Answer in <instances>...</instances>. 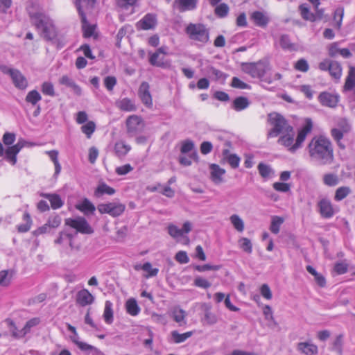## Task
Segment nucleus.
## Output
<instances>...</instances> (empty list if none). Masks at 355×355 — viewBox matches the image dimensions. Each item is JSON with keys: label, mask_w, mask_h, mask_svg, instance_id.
<instances>
[{"label": "nucleus", "mask_w": 355, "mask_h": 355, "mask_svg": "<svg viewBox=\"0 0 355 355\" xmlns=\"http://www.w3.org/2000/svg\"><path fill=\"white\" fill-rule=\"evenodd\" d=\"M12 83L19 89H25L28 87L26 77L18 69H16L10 76Z\"/></svg>", "instance_id": "nucleus-22"}, {"label": "nucleus", "mask_w": 355, "mask_h": 355, "mask_svg": "<svg viewBox=\"0 0 355 355\" xmlns=\"http://www.w3.org/2000/svg\"><path fill=\"white\" fill-rule=\"evenodd\" d=\"M197 160L198 159V153L197 152H193L189 157L185 156H180L179 158L180 163L185 166H190L191 164V159Z\"/></svg>", "instance_id": "nucleus-60"}, {"label": "nucleus", "mask_w": 355, "mask_h": 355, "mask_svg": "<svg viewBox=\"0 0 355 355\" xmlns=\"http://www.w3.org/2000/svg\"><path fill=\"white\" fill-rule=\"evenodd\" d=\"M230 222L234 227L240 232H242L244 230V222L241 217L237 214H233L230 218Z\"/></svg>", "instance_id": "nucleus-45"}, {"label": "nucleus", "mask_w": 355, "mask_h": 355, "mask_svg": "<svg viewBox=\"0 0 355 355\" xmlns=\"http://www.w3.org/2000/svg\"><path fill=\"white\" fill-rule=\"evenodd\" d=\"M194 285L197 287L202 288H208L211 286V283L207 281L206 279L201 277H197L194 279Z\"/></svg>", "instance_id": "nucleus-64"}, {"label": "nucleus", "mask_w": 355, "mask_h": 355, "mask_svg": "<svg viewBox=\"0 0 355 355\" xmlns=\"http://www.w3.org/2000/svg\"><path fill=\"white\" fill-rule=\"evenodd\" d=\"M138 0H116V5L123 10H128L136 4Z\"/></svg>", "instance_id": "nucleus-63"}, {"label": "nucleus", "mask_w": 355, "mask_h": 355, "mask_svg": "<svg viewBox=\"0 0 355 355\" xmlns=\"http://www.w3.org/2000/svg\"><path fill=\"white\" fill-rule=\"evenodd\" d=\"M344 15V8H338L334 12V19L336 21V27L340 29L342 26V21Z\"/></svg>", "instance_id": "nucleus-58"}, {"label": "nucleus", "mask_w": 355, "mask_h": 355, "mask_svg": "<svg viewBox=\"0 0 355 355\" xmlns=\"http://www.w3.org/2000/svg\"><path fill=\"white\" fill-rule=\"evenodd\" d=\"M228 12L229 6L226 3H222L216 6L214 13L217 17L223 18L227 15Z\"/></svg>", "instance_id": "nucleus-51"}, {"label": "nucleus", "mask_w": 355, "mask_h": 355, "mask_svg": "<svg viewBox=\"0 0 355 355\" xmlns=\"http://www.w3.org/2000/svg\"><path fill=\"white\" fill-rule=\"evenodd\" d=\"M279 45L283 50L288 51H297V45L292 42L291 37L287 34H282L279 37Z\"/></svg>", "instance_id": "nucleus-23"}, {"label": "nucleus", "mask_w": 355, "mask_h": 355, "mask_svg": "<svg viewBox=\"0 0 355 355\" xmlns=\"http://www.w3.org/2000/svg\"><path fill=\"white\" fill-rule=\"evenodd\" d=\"M157 23V15L153 13H148L137 22V26L139 29L150 30L155 28Z\"/></svg>", "instance_id": "nucleus-15"}, {"label": "nucleus", "mask_w": 355, "mask_h": 355, "mask_svg": "<svg viewBox=\"0 0 355 355\" xmlns=\"http://www.w3.org/2000/svg\"><path fill=\"white\" fill-rule=\"evenodd\" d=\"M166 54V48L165 47H160L157 49V51L153 53L150 58H149V62L150 63L153 65V66H156V67H168L170 66V63L169 62H167V61H164V55Z\"/></svg>", "instance_id": "nucleus-12"}, {"label": "nucleus", "mask_w": 355, "mask_h": 355, "mask_svg": "<svg viewBox=\"0 0 355 355\" xmlns=\"http://www.w3.org/2000/svg\"><path fill=\"white\" fill-rule=\"evenodd\" d=\"M76 301L81 306L92 304L94 301V297L85 288L79 291L76 294Z\"/></svg>", "instance_id": "nucleus-17"}, {"label": "nucleus", "mask_w": 355, "mask_h": 355, "mask_svg": "<svg viewBox=\"0 0 355 355\" xmlns=\"http://www.w3.org/2000/svg\"><path fill=\"white\" fill-rule=\"evenodd\" d=\"M64 223L66 225H68L76 230L74 233H73L75 234V236L77 235L78 232L81 234H92L93 232L92 228L83 217L66 218Z\"/></svg>", "instance_id": "nucleus-8"}, {"label": "nucleus", "mask_w": 355, "mask_h": 355, "mask_svg": "<svg viewBox=\"0 0 355 355\" xmlns=\"http://www.w3.org/2000/svg\"><path fill=\"white\" fill-rule=\"evenodd\" d=\"M125 308L127 313L132 316L137 315L141 310L137 304V301L133 298L129 299L126 302Z\"/></svg>", "instance_id": "nucleus-35"}, {"label": "nucleus", "mask_w": 355, "mask_h": 355, "mask_svg": "<svg viewBox=\"0 0 355 355\" xmlns=\"http://www.w3.org/2000/svg\"><path fill=\"white\" fill-rule=\"evenodd\" d=\"M329 72L331 77L336 80H340L342 76V67L339 62L333 61L329 68Z\"/></svg>", "instance_id": "nucleus-40"}, {"label": "nucleus", "mask_w": 355, "mask_h": 355, "mask_svg": "<svg viewBox=\"0 0 355 355\" xmlns=\"http://www.w3.org/2000/svg\"><path fill=\"white\" fill-rule=\"evenodd\" d=\"M223 156L224 159L233 168H236L239 167L240 158L236 154H229L228 150H224Z\"/></svg>", "instance_id": "nucleus-37"}, {"label": "nucleus", "mask_w": 355, "mask_h": 355, "mask_svg": "<svg viewBox=\"0 0 355 355\" xmlns=\"http://www.w3.org/2000/svg\"><path fill=\"white\" fill-rule=\"evenodd\" d=\"M61 221H62L61 217L59 215L55 214V215L51 216L49 218L46 223H48V225H49L51 229H55L60 226V225L61 224Z\"/></svg>", "instance_id": "nucleus-61"}, {"label": "nucleus", "mask_w": 355, "mask_h": 355, "mask_svg": "<svg viewBox=\"0 0 355 355\" xmlns=\"http://www.w3.org/2000/svg\"><path fill=\"white\" fill-rule=\"evenodd\" d=\"M31 24L39 31L41 37L46 41H53L58 35L53 21L43 11H29Z\"/></svg>", "instance_id": "nucleus-2"}, {"label": "nucleus", "mask_w": 355, "mask_h": 355, "mask_svg": "<svg viewBox=\"0 0 355 355\" xmlns=\"http://www.w3.org/2000/svg\"><path fill=\"white\" fill-rule=\"evenodd\" d=\"M138 95L141 102L148 108L153 107V99L150 92V85L147 82H143L138 90Z\"/></svg>", "instance_id": "nucleus-13"}, {"label": "nucleus", "mask_w": 355, "mask_h": 355, "mask_svg": "<svg viewBox=\"0 0 355 355\" xmlns=\"http://www.w3.org/2000/svg\"><path fill=\"white\" fill-rule=\"evenodd\" d=\"M49 157L53 161L55 166V175H58L61 171V166L58 162V152L57 150H51L47 152Z\"/></svg>", "instance_id": "nucleus-53"}, {"label": "nucleus", "mask_w": 355, "mask_h": 355, "mask_svg": "<svg viewBox=\"0 0 355 355\" xmlns=\"http://www.w3.org/2000/svg\"><path fill=\"white\" fill-rule=\"evenodd\" d=\"M239 243L240 248L248 254H251L252 252V245L250 240L248 238L243 237L239 239Z\"/></svg>", "instance_id": "nucleus-55"}, {"label": "nucleus", "mask_w": 355, "mask_h": 355, "mask_svg": "<svg viewBox=\"0 0 355 355\" xmlns=\"http://www.w3.org/2000/svg\"><path fill=\"white\" fill-rule=\"evenodd\" d=\"M59 83L60 85H66L69 87H71L74 94H76L77 96H80L82 94L81 88L76 84V83L72 78H71L67 75L62 76L59 79Z\"/></svg>", "instance_id": "nucleus-26"}, {"label": "nucleus", "mask_w": 355, "mask_h": 355, "mask_svg": "<svg viewBox=\"0 0 355 355\" xmlns=\"http://www.w3.org/2000/svg\"><path fill=\"white\" fill-rule=\"evenodd\" d=\"M306 148L311 160L315 164L324 166L334 162V146L329 138L322 135L314 137Z\"/></svg>", "instance_id": "nucleus-1"}, {"label": "nucleus", "mask_w": 355, "mask_h": 355, "mask_svg": "<svg viewBox=\"0 0 355 355\" xmlns=\"http://www.w3.org/2000/svg\"><path fill=\"white\" fill-rule=\"evenodd\" d=\"M76 208L85 214H93L95 211V206L87 198L76 205Z\"/></svg>", "instance_id": "nucleus-31"}, {"label": "nucleus", "mask_w": 355, "mask_h": 355, "mask_svg": "<svg viewBox=\"0 0 355 355\" xmlns=\"http://www.w3.org/2000/svg\"><path fill=\"white\" fill-rule=\"evenodd\" d=\"M250 105L249 100L246 97L239 96L236 98L232 103V107L237 112L247 108Z\"/></svg>", "instance_id": "nucleus-33"}, {"label": "nucleus", "mask_w": 355, "mask_h": 355, "mask_svg": "<svg viewBox=\"0 0 355 355\" xmlns=\"http://www.w3.org/2000/svg\"><path fill=\"white\" fill-rule=\"evenodd\" d=\"M211 178L215 184H220L223 182V175L225 173V170L220 168L216 164L210 165Z\"/></svg>", "instance_id": "nucleus-24"}, {"label": "nucleus", "mask_w": 355, "mask_h": 355, "mask_svg": "<svg viewBox=\"0 0 355 355\" xmlns=\"http://www.w3.org/2000/svg\"><path fill=\"white\" fill-rule=\"evenodd\" d=\"M257 168L260 175L263 178H268L273 174L271 167L266 164L259 163Z\"/></svg>", "instance_id": "nucleus-49"}, {"label": "nucleus", "mask_w": 355, "mask_h": 355, "mask_svg": "<svg viewBox=\"0 0 355 355\" xmlns=\"http://www.w3.org/2000/svg\"><path fill=\"white\" fill-rule=\"evenodd\" d=\"M75 234L71 232H69L67 230L61 231L59 233L58 237L54 241L55 244H63L65 241H68V239H74Z\"/></svg>", "instance_id": "nucleus-50"}, {"label": "nucleus", "mask_w": 355, "mask_h": 355, "mask_svg": "<svg viewBox=\"0 0 355 355\" xmlns=\"http://www.w3.org/2000/svg\"><path fill=\"white\" fill-rule=\"evenodd\" d=\"M98 211L101 214H107L112 217L121 216L125 209V205L119 202L101 203L97 206Z\"/></svg>", "instance_id": "nucleus-7"}, {"label": "nucleus", "mask_w": 355, "mask_h": 355, "mask_svg": "<svg viewBox=\"0 0 355 355\" xmlns=\"http://www.w3.org/2000/svg\"><path fill=\"white\" fill-rule=\"evenodd\" d=\"M142 270L145 272H148V275H146V278H149L151 277H155L157 275L159 270L158 268H153L152 265L149 262H146L142 265Z\"/></svg>", "instance_id": "nucleus-57"}, {"label": "nucleus", "mask_w": 355, "mask_h": 355, "mask_svg": "<svg viewBox=\"0 0 355 355\" xmlns=\"http://www.w3.org/2000/svg\"><path fill=\"white\" fill-rule=\"evenodd\" d=\"M126 125L128 132L134 135L142 128L143 121L141 117L137 115H132L127 119Z\"/></svg>", "instance_id": "nucleus-16"}, {"label": "nucleus", "mask_w": 355, "mask_h": 355, "mask_svg": "<svg viewBox=\"0 0 355 355\" xmlns=\"http://www.w3.org/2000/svg\"><path fill=\"white\" fill-rule=\"evenodd\" d=\"M242 70L254 78H261L267 70V65L264 62L243 63Z\"/></svg>", "instance_id": "nucleus-6"}, {"label": "nucleus", "mask_w": 355, "mask_h": 355, "mask_svg": "<svg viewBox=\"0 0 355 355\" xmlns=\"http://www.w3.org/2000/svg\"><path fill=\"white\" fill-rule=\"evenodd\" d=\"M130 150V147L123 143H116L114 146L115 153L119 157L125 156Z\"/></svg>", "instance_id": "nucleus-54"}, {"label": "nucleus", "mask_w": 355, "mask_h": 355, "mask_svg": "<svg viewBox=\"0 0 355 355\" xmlns=\"http://www.w3.org/2000/svg\"><path fill=\"white\" fill-rule=\"evenodd\" d=\"M284 219L280 216H272L271 220V224L270 226V230L273 234H278L279 232L280 226L284 223Z\"/></svg>", "instance_id": "nucleus-43"}, {"label": "nucleus", "mask_w": 355, "mask_h": 355, "mask_svg": "<svg viewBox=\"0 0 355 355\" xmlns=\"http://www.w3.org/2000/svg\"><path fill=\"white\" fill-rule=\"evenodd\" d=\"M116 105L118 108L125 112H133L137 109L135 102L128 98H124L116 101Z\"/></svg>", "instance_id": "nucleus-28"}, {"label": "nucleus", "mask_w": 355, "mask_h": 355, "mask_svg": "<svg viewBox=\"0 0 355 355\" xmlns=\"http://www.w3.org/2000/svg\"><path fill=\"white\" fill-rule=\"evenodd\" d=\"M185 33L190 40L202 44L207 43L209 40V31L202 24H189L185 28Z\"/></svg>", "instance_id": "nucleus-5"}, {"label": "nucleus", "mask_w": 355, "mask_h": 355, "mask_svg": "<svg viewBox=\"0 0 355 355\" xmlns=\"http://www.w3.org/2000/svg\"><path fill=\"white\" fill-rule=\"evenodd\" d=\"M317 207L319 214L324 218H332L338 211L334 207L331 200L326 197L320 198L317 203Z\"/></svg>", "instance_id": "nucleus-9"}, {"label": "nucleus", "mask_w": 355, "mask_h": 355, "mask_svg": "<svg viewBox=\"0 0 355 355\" xmlns=\"http://www.w3.org/2000/svg\"><path fill=\"white\" fill-rule=\"evenodd\" d=\"M41 99V95L35 89L30 91L26 96V101L33 105H35Z\"/></svg>", "instance_id": "nucleus-47"}, {"label": "nucleus", "mask_w": 355, "mask_h": 355, "mask_svg": "<svg viewBox=\"0 0 355 355\" xmlns=\"http://www.w3.org/2000/svg\"><path fill=\"white\" fill-rule=\"evenodd\" d=\"M171 335L173 342L178 344L184 342L187 339L190 338L193 335V332L188 331L184 334H179L178 331H173Z\"/></svg>", "instance_id": "nucleus-38"}, {"label": "nucleus", "mask_w": 355, "mask_h": 355, "mask_svg": "<svg viewBox=\"0 0 355 355\" xmlns=\"http://www.w3.org/2000/svg\"><path fill=\"white\" fill-rule=\"evenodd\" d=\"M40 322V320L38 318H33L28 321L26 322L24 327L21 329V333L18 336H25L28 333H29L31 329L34 327L38 325Z\"/></svg>", "instance_id": "nucleus-39"}, {"label": "nucleus", "mask_w": 355, "mask_h": 355, "mask_svg": "<svg viewBox=\"0 0 355 355\" xmlns=\"http://www.w3.org/2000/svg\"><path fill=\"white\" fill-rule=\"evenodd\" d=\"M114 193L115 189L105 183L100 184L94 192V194L96 197H101L104 194L112 196Z\"/></svg>", "instance_id": "nucleus-32"}, {"label": "nucleus", "mask_w": 355, "mask_h": 355, "mask_svg": "<svg viewBox=\"0 0 355 355\" xmlns=\"http://www.w3.org/2000/svg\"><path fill=\"white\" fill-rule=\"evenodd\" d=\"M42 92L44 94L50 96H55V90L53 85L50 82H44L42 85Z\"/></svg>", "instance_id": "nucleus-59"}, {"label": "nucleus", "mask_w": 355, "mask_h": 355, "mask_svg": "<svg viewBox=\"0 0 355 355\" xmlns=\"http://www.w3.org/2000/svg\"><path fill=\"white\" fill-rule=\"evenodd\" d=\"M19 153L16 147L9 146L5 151L6 158L12 164L17 162V155Z\"/></svg>", "instance_id": "nucleus-46"}, {"label": "nucleus", "mask_w": 355, "mask_h": 355, "mask_svg": "<svg viewBox=\"0 0 355 355\" xmlns=\"http://www.w3.org/2000/svg\"><path fill=\"white\" fill-rule=\"evenodd\" d=\"M313 128V123L311 119L307 118L305 119L304 124L301 129L298 131L297 138L295 141V146L293 147V150H297L302 147L306 136L311 132Z\"/></svg>", "instance_id": "nucleus-10"}, {"label": "nucleus", "mask_w": 355, "mask_h": 355, "mask_svg": "<svg viewBox=\"0 0 355 355\" xmlns=\"http://www.w3.org/2000/svg\"><path fill=\"white\" fill-rule=\"evenodd\" d=\"M250 18L256 26L261 28L266 27L270 21L269 17L266 13L261 11H254L252 12Z\"/></svg>", "instance_id": "nucleus-18"}, {"label": "nucleus", "mask_w": 355, "mask_h": 355, "mask_svg": "<svg viewBox=\"0 0 355 355\" xmlns=\"http://www.w3.org/2000/svg\"><path fill=\"white\" fill-rule=\"evenodd\" d=\"M351 130V125L345 118H339L336 121V127L331 130V136L340 149H345L346 144L342 141L344 136Z\"/></svg>", "instance_id": "nucleus-4"}, {"label": "nucleus", "mask_w": 355, "mask_h": 355, "mask_svg": "<svg viewBox=\"0 0 355 355\" xmlns=\"http://www.w3.org/2000/svg\"><path fill=\"white\" fill-rule=\"evenodd\" d=\"M96 129V124L93 121H89L81 127L82 132L85 133L87 138H90Z\"/></svg>", "instance_id": "nucleus-56"}, {"label": "nucleus", "mask_w": 355, "mask_h": 355, "mask_svg": "<svg viewBox=\"0 0 355 355\" xmlns=\"http://www.w3.org/2000/svg\"><path fill=\"white\" fill-rule=\"evenodd\" d=\"M96 0H76L75 5L77 8L78 14L80 16L81 21H86V15L83 9H92Z\"/></svg>", "instance_id": "nucleus-19"}, {"label": "nucleus", "mask_w": 355, "mask_h": 355, "mask_svg": "<svg viewBox=\"0 0 355 355\" xmlns=\"http://www.w3.org/2000/svg\"><path fill=\"white\" fill-rule=\"evenodd\" d=\"M198 0H175V3L180 12L193 10L196 8Z\"/></svg>", "instance_id": "nucleus-25"}, {"label": "nucleus", "mask_w": 355, "mask_h": 355, "mask_svg": "<svg viewBox=\"0 0 355 355\" xmlns=\"http://www.w3.org/2000/svg\"><path fill=\"white\" fill-rule=\"evenodd\" d=\"M328 55L331 58H337L340 55L343 58H349L352 56L349 49L347 48H340V42H335L329 44L327 47Z\"/></svg>", "instance_id": "nucleus-11"}, {"label": "nucleus", "mask_w": 355, "mask_h": 355, "mask_svg": "<svg viewBox=\"0 0 355 355\" xmlns=\"http://www.w3.org/2000/svg\"><path fill=\"white\" fill-rule=\"evenodd\" d=\"M297 349L305 355H317L318 346L311 342H300L297 345Z\"/></svg>", "instance_id": "nucleus-20"}, {"label": "nucleus", "mask_w": 355, "mask_h": 355, "mask_svg": "<svg viewBox=\"0 0 355 355\" xmlns=\"http://www.w3.org/2000/svg\"><path fill=\"white\" fill-rule=\"evenodd\" d=\"M40 196L48 199L51 203L52 209H56L60 208L63 205V201L60 196L55 193H40Z\"/></svg>", "instance_id": "nucleus-29"}, {"label": "nucleus", "mask_w": 355, "mask_h": 355, "mask_svg": "<svg viewBox=\"0 0 355 355\" xmlns=\"http://www.w3.org/2000/svg\"><path fill=\"white\" fill-rule=\"evenodd\" d=\"M277 143L279 145L284 146L287 148L291 153H295L297 150H293V147L295 146V131L293 128L291 131H286L280 135Z\"/></svg>", "instance_id": "nucleus-14"}, {"label": "nucleus", "mask_w": 355, "mask_h": 355, "mask_svg": "<svg viewBox=\"0 0 355 355\" xmlns=\"http://www.w3.org/2000/svg\"><path fill=\"white\" fill-rule=\"evenodd\" d=\"M112 306L113 304L110 301H105L103 318L105 323L108 324H112L114 320V311Z\"/></svg>", "instance_id": "nucleus-30"}, {"label": "nucleus", "mask_w": 355, "mask_h": 355, "mask_svg": "<svg viewBox=\"0 0 355 355\" xmlns=\"http://www.w3.org/2000/svg\"><path fill=\"white\" fill-rule=\"evenodd\" d=\"M13 274L14 271L12 270H4L0 271V286H8L10 283V279Z\"/></svg>", "instance_id": "nucleus-42"}, {"label": "nucleus", "mask_w": 355, "mask_h": 355, "mask_svg": "<svg viewBox=\"0 0 355 355\" xmlns=\"http://www.w3.org/2000/svg\"><path fill=\"white\" fill-rule=\"evenodd\" d=\"M355 87V67H349L348 76L346 78L344 89L345 90H352Z\"/></svg>", "instance_id": "nucleus-36"}, {"label": "nucleus", "mask_w": 355, "mask_h": 355, "mask_svg": "<svg viewBox=\"0 0 355 355\" xmlns=\"http://www.w3.org/2000/svg\"><path fill=\"white\" fill-rule=\"evenodd\" d=\"M83 36L85 37H89L93 35L95 27L94 26H91L88 24L87 21H83Z\"/></svg>", "instance_id": "nucleus-62"}, {"label": "nucleus", "mask_w": 355, "mask_h": 355, "mask_svg": "<svg viewBox=\"0 0 355 355\" xmlns=\"http://www.w3.org/2000/svg\"><path fill=\"white\" fill-rule=\"evenodd\" d=\"M299 10L302 17L306 21H315L317 20V16L311 12L306 4H302L299 6Z\"/></svg>", "instance_id": "nucleus-34"}, {"label": "nucleus", "mask_w": 355, "mask_h": 355, "mask_svg": "<svg viewBox=\"0 0 355 355\" xmlns=\"http://www.w3.org/2000/svg\"><path fill=\"white\" fill-rule=\"evenodd\" d=\"M351 193V189L349 187H340L336 190L334 200L336 201H340L345 198Z\"/></svg>", "instance_id": "nucleus-44"}, {"label": "nucleus", "mask_w": 355, "mask_h": 355, "mask_svg": "<svg viewBox=\"0 0 355 355\" xmlns=\"http://www.w3.org/2000/svg\"><path fill=\"white\" fill-rule=\"evenodd\" d=\"M171 315L173 320L179 324V326H183L187 324L185 311L178 306L174 307L171 311Z\"/></svg>", "instance_id": "nucleus-27"}, {"label": "nucleus", "mask_w": 355, "mask_h": 355, "mask_svg": "<svg viewBox=\"0 0 355 355\" xmlns=\"http://www.w3.org/2000/svg\"><path fill=\"white\" fill-rule=\"evenodd\" d=\"M323 182L327 186L334 187L338 184L339 179L336 174L327 173L323 176Z\"/></svg>", "instance_id": "nucleus-48"}, {"label": "nucleus", "mask_w": 355, "mask_h": 355, "mask_svg": "<svg viewBox=\"0 0 355 355\" xmlns=\"http://www.w3.org/2000/svg\"><path fill=\"white\" fill-rule=\"evenodd\" d=\"M268 122L272 126L268 132V137H277L286 131H291L293 126L280 114L270 113L268 115Z\"/></svg>", "instance_id": "nucleus-3"}, {"label": "nucleus", "mask_w": 355, "mask_h": 355, "mask_svg": "<svg viewBox=\"0 0 355 355\" xmlns=\"http://www.w3.org/2000/svg\"><path fill=\"white\" fill-rule=\"evenodd\" d=\"M320 103L327 107H335L338 102V96L331 94L328 92H322L319 95Z\"/></svg>", "instance_id": "nucleus-21"}, {"label": "nucleus", "mask_w": 355, "mask_h": 355, "mask_svg": "<svg viewBox=\"0 0 355 355\" xmlns=\"http://www.w3.org/2000/svg\"><path fill=\"white\" fill-rule=\"evenodd\" d=\"M24 220L26 221L25 224H21L17 226V230L19 232L24 233L28 232L32 225V220L28 213L24 214Z\"/></svg>", "instance_id": "nucleus-52"}, {"label": "nucleus", "mask_w": 355, "mask_h": 355, "mask_svg": "<svg viewBox=\"0 0 355 355\" xmlns=\"http://www.w3.org/2000/svg\"><path fill=\"white\" fill-rule=\"evenodd\" d=\"M79 349L89 355H105L100 349L87 343H79Z\"/></svg>", "instance_id": "nucleus-41"}]
</instances>
